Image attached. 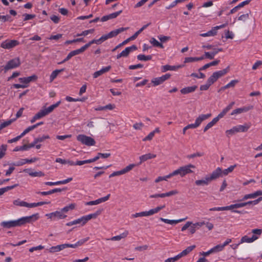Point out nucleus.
Here are the masks:
<instances>
[{
  "label": "nucleus",
  "instance_id": "1",
  "mask_svg": "<svg viewBox=\"0 0 262 262\" xmlns=\"http://www.w3.org/2000/svg\"><path fill=\"white\" fill-rule=\"evenodd\" d=\"M38 217V214L36 213L30 216L21 217L16 220L4 221L1 223V225L4 228L9 229L12 227L21 226L26 223H30L32 221L37 220Z\"/></svg>",
  "mask_w": 262,
  "mask_h": 262
},
{
  "label": "nucleus",
  "instance_id": "2",
  "mask_svg": "<svg viewBox=\"0 0 262 262\" xmlns=\"http://www.w3.org/2000/svg\"><path fill=\"white\" fill-rule=\"evenodd\" d=\"M60 103V101H59L56 103L55 104L51 105V106L47 108L43 107L32 118V119L30 120L31 123H33L36 120L39 119L48 115V114L52 112L55 108L58 107Z\"/></svg>",
  "mask_w": 262,
  "mask_h": 262
},
{
  "label": "nucleus",
  "instance_id": "3",
  "mask_svg": "<svg viewBox=\"0 0 262 262\" xmlns=\"http://www.w3.org/2000/svg\"><path fill=\"white\" fill-rule=\"evenodd\" d=\"M76 138L81 144L88 146H94L96 144V142L93 138L83 134L78 135Z\"/></svg>",
  "mask_w": 262,
  "mask_h": 262
},
{
  "label": "nucleus",
  "instance_id": "4",
  "mask_svg": "<svg viewBox=\"0 0 262 262\" xmlns=\"http://www.w3.org/2000/svg\"><path fill=\"white\" fill-rule=\"evenodd\" d=\"M195 247V245L191 246L188 247L186 249L183 250L180 253L178 254L173 257H170L166 259L165 260V262H175L180 259L181 257L186 256L189 253H190L194 248Z\"/></svg>",
  "mask_w": 262,
  "mask_h": 262
},
{
  "label": "nucleus",
  "instance_id": "5",
  "mask_svg": "<svg viewBox=\"0 0 262 262\" xmlns=\"http://www.w3.org/2000/svg\"><path fill=\"white\" fill-rule=\"evenodd\" d=\"M211 116V114H201L195 120V123L187 125L188 129L195 128L199 127L201 123L205 120L207 119Z\"/></svg>",
  "mask_w": 262,
  "mask_h": 262
},
{
  "label": "nucleus",
  "instance_id": "6",
  "mask_svg": "<svg viewBox=\"0 0 262 262\" xmlns=\"http://www.w3.org/2000/svg\"><path fill=\"white\" fill-rule=\"evenodd\" d=\"M237 208V203L234 204H232L229 206H227L225 207H214L211 208L209 209L210 211H225V210H232V212L237 213H242L241 211L237 210H233L234 209Z\"/></svg>",
  "mask_w": 262,
  "mask_h": 262
},
{
  "label": "nucleus",
  "instance_id": "7",
  "mask_svg": "<svg viewBox=\"0 0 262 262\" xmlns=\"http://www.w3.org/2000/svg\"><path fill=\"white\" fill-rule=\"evenodd\" d=\"M20 64V61L19 58H15L9 60L4 67L5 72H7L9 70L16 68Z\"/></svg>",
  "mask_w": 262,
  "mask_h": 262
},
{
  "label": "nucleus",
  "instance_id": "8",
  "mask_svg": "<svg viewBox=\"0 0 262 262\" xmlns=\"http://www.w3.org/2000/svg\"><path fill=\"white\" fill-rule=\"evenodd\" d=\"M165 207V205H163L162 206H158V207H156L155 208L151 209L149 210V211H143V212H139L140 217L152 215L155 213H158L159 211H160L161 210L164 208Z\"/></svg>",
  "mask_w": 262,
  "mask_h": 262
},
{
  "label": "nucleus",
  "instance_id": "9",
  "mask_svg": "<svg viewBox=\"0 0 262 262\" xmlns=\"http://www.w3.org/2000/svg\"><path fill=\"white\" fill-rule=\"evenodd\" d=\"M46 216H47L49 219L53 220H54L56 219H63L67 216L66 214L62 213L61 210L60 211H56L52 213L46 214Z\"/></svg>",
  "mask_w": 262,
  "mask_h": 262
},
{
  "label": "nucleus",
  "instance_id": "10",
  "mask_svg": "<svg viewBox=\"0 0 262 262\" xmlns=\"http://www.w3.org/2000/svg\"><path fill=\"white\" fill-rule=\"evenodd\" d=\"M195 168V166L191 164L179 167L180 176L183 177L187 174L192 173L193 171L191 169Z\"/></svg>",
  "mask_w": 262,
  "mask_h": 262
},
{
  "label": "nucleus",
  "instance_id": "11",
  "mask_svg": "<svg viewBox=\"0 0 262 262\" xmlns=\"http://www.w3.org/2000/svg\"><path fill=\"white\" fill-rule=\"evenodd\" d=\"M128 29V28H120L118 29L114 30L113 31H112L110 33H108L107 34L103 35V37L104 38L105 40H107L108 38H111L114 37L116 36L117 35H118L119 33L127 30Z\"/></svg>",
  "mask_w": 262,
  "mask_h": 262
},
{
  "label": "nucleus",
  "instance_id": "12",
  "mask_svg": "<svg viewBox=\"0 0 262 262\" xmlns=\"http://www.w3.org/2000/svg\"><path fill=\"white\" fill-rule=\"evenodd\" d=\"M19 43L16 40H6L1 43V47L4 49H10L18 45Z\"/></svg>",
  "mask_w": 262,
  "mask_h": 262
},
{
  "label": "nucleus",
  "instance_id": "13",
  "mask_svg": "<svg viewBox=\"0 0 262 262\" xmlns=\"http://www.w3.org/2000/svg\"><path fill=\"white\" fill-rule=\"evenodd\" d=\"M170 77V74H166L161 77L153 78L151 80V83L153 84L154 86H157L162 84L164 81L169 79Z\"/></svg>",
  "mask_w": 262,
  "mask_h": 262
},
{
  "label": "nucleus",
  "instance_id": "14",
  "mask_svg": "<svg viewBox=\"0 0 262 262\" xmlns=\"http://www.w3.org/2000/svg\"><path fill=\"white\" fill-rule=\"evenodd\" d=\"M253 106L252 105H249L248 106H244L241 108H238L233 110L231 113V116H235L238 114H240L243 113L247 112L249 110L253 109Z\"/></svg>",
  "mask_w": 262,
  "mask_h": 262
},
{
  "label": "nucleus",
  "instance_id": "15",
  "mask_svg": "<svg viewBox=\"0 0 262 262\" xmlns=\"http://www.w3.org/2000/svg\"><path fill=\"white\" fill-rule=\"evenodd\" d=\"M69 248L68 244H64L56 246H52L48 249L50 253H55L62 250L63 249Z\"/></svg>",
  "mask_w": 262,
  "mask_h": 262
},
{
  "label": "nucleus",
  "instance_id": "16",
  "mask_svg": "<svg viewBox=\"0 0 262 262\" xmlns=\"http://www.w3.org/2000/svg\"><path fill=\"white\" fill-rule=\"evenodd\" d=\"M110 156H111L110 153L102 154V153L99 152L97 154V155L96 157H95L94 158L85 160V164H88V163H91L94 162L96 161L97 160H98L100 158V156H101L102 158H107L109 157H110Z\"/></svg>",
  "mask_w": 262,
  "mask_h": 262
},
{
  "label": "nucleus",
  "instance_id": "17",
  "mask_svg": "<svg viewBox=\"0 0 262 262\" xmlns=\"http://www.w3.org/2000/svg\"><path fill=\"white\" fill-rule=\"evenodd\" d=\"M204 224V221L196 222L195 223H192L191 225L189 227V228L190 233L191 234H194L196 232V229H199L200 227H202Z\"/></svg>",
  "mask_w": 262,
  "mask_h": 262
},
{
  "label": "nucleus",
  "instance_id": "18",
  "mask_svg": "<svg viewBox=\"0 0 262 262\" xmlns=\"http://www.w3.org/2000/svg\"><path fill=\"white\" fill-rule=\"evenodd\" d=\"M222 173V169L220 167H218L212 172L210 177H207L208 178L209 181L211 182L219 178L221 176Z\"/></svg>",
  "mask_w": 262,
  "mask_h": 262
},
{
  "label": "nucleus",
  "instance_id": "19",
  "mask_svg": "<svg viewBox=\"0 0 262 262\" xmlns=\"http://www.w3.org/2000/svg\"><path fill=\"white\" fill-rule=\"evenodd\" d=\"M102 211H103L102 209H99L94 213H92V214H90L87 215L83 216L84 219L85 221V223H86L89 220H90L92 219L97 218V217L101 213Z\"/></svg>",
  "mask_w": 262,
  "mask_h": 262
},
{
  "label": "nucleus",
  "instance_id": "20",
  "mask_svg": "<svg viewBox=\"0 0 262 262\" xmlns=\"http://www.w3.org/2000/svg\"><path fill=\"white\" fill-rule=\"evenodd\" d=\"M122 13V10L110 14L109 15L103 16L101 18V20L103 22L106 21L109 19L116 18L120 14Z\"/></svg>",
  "mask_w": 262,
  "mask_h": 262
},
{
  "label": "nucleus",
  "instance_id": "21",
  "mask_svg": "<svg viewBox=\"0 0 262 262\" xmlns=\"http://www.w3.org/2000/svg\"><path fill=\"white\" fill-rule=\"evenodd\" d=\"M156 157V155L151 153H148L147 154L142 155L139 157L140 163L138 164L139 165L142 162H144L148 160L155 158Z\"/></svg>",
  "mask_w": 262,
  "mask_h": 262
},
{
  "label": "nucleus",
  "instance_id": "22",
  "mask_svg": "<svg viewBox=\"0 0 262 262\" xmlns=\"http://www.w3.org/2000/svg\"><path fill=\"white\" fill-rule=\"evenodd\" d=\"M258 239V237L256 235H252L251 237H248L245 235L243 236L240 241V243L242 244L244 243H251Z\"/></svg>",
  "mask_w": 262,
  "mask_h": 262
},
{
  "label": "nucleus",
  "instance_id": "23",
  "mask_svg": "<svg viewBox=\"0 0 262 262\" xmlns=\"http://www.w3.org/2000/svg\"><path fill=\"white\" fill-rule=\"evenodd\" d=\"M73 180L72 178H69L66 180L59 181L56 182H45V184L46 185L48 186H53V185H58L60 184H65L70 182H71Z\"/></svg>",
  "mask_w": 262,
  "mask_h": 262
},
{
  "label": "nucleus",
  "instance_id": "24",
  "mask_svg": "<svg viewBox=\"0 0 262 262\" xmlns=\"http://www.w3.org/2000/svg\"><path fill=\"white\" fill-rule=\"evenodd\" d=\"M129 232L127 230H125L123 232L121 233L120 235H116L115 236H113L111 237L110 239H107L108 240L110 239L112 241H120L122 238H126L127 235H128Z\"/></svg>",
  "mask_w": 262,
  "mask_h": 262
},
{
  "label": "nucleus",
  "instance_id": "25",
  "mask_svg": "<svg viewBox=\"0 0 262 262\" xmlns=\"http://www.w3.org/2000/svg\"><path fill=\"white\" fill-rule=\"evenodd\" d=\"M187 219V217H185L184 219H179V220H168V219H164L163 217H160V220L164 222L165 223L170 224V225H173V224H176L179 223L183 222L185 220H186Z\"/></svg>",
  "mask_w": 262,
  "mask_h": 262
},
{
  "label": "nucleus",
  "instance_id": "26",
  "mask_svg": "<svg viewBox=\"0 0 262 262\" xmlns=\"http://www.w3.org/2000/svg\"><path fill=\"white\" fill-rule=\"evenodd\" d=\"M24 171L28 173L30 176L33 177H40L45 176V174L41 171L33 172L31 169L29 168L24 169Z\"/></svg>",
  "mask_w": 262,
  "mask_h": 262
},
{
  "label": "nucleus",
  "instance_id": "27",
  "mask_svg": "<svg viewBox=\"0 0 262 262\" xmlns=\"http://www.w3.org/2000/svg\"><path fill=\"white\" fill-rule=\"evenodd\" d=\"M78 224H81L82 226H83L86 224L83 216L79 219L67 223L66 224V226H71L74 225Z\"/></svg>",
  "mask_w": 262,
  "mask_h": 262
},
{
  "label": "nucleus",
  "instance_id": "28",
  "mask_svg": "<svg viewBox=\"0 0 262 262\" xmlns=\"http://www.w3.org/2000/svg\"><path fill=\"white\" fill-rule=\"evenodd\" d=\"M235 102H231L226 107H225L218 115V118H222L227 112H228L234 105Z\"/></svg>",
  "mask_w": 262,
  "mask_h": 262
},
{
  "label": "nucleus",
  "instance_id": "29",
  "mask_svg": "<svg viewBox=\"0 0 262 262\" xmlns=\"http://www.w3.org/2000/svg\"><path fill=\"white\" fill-rule=\"evenodd\" d=\"M111 69V67L110 66L104 67V68H102V69H101L100 70L95 72L93 74V77L94 78H96L98 77H99V76L102 75L103 74L109 71Z\"/></svg>",
  "mask_w": 262,
  "mask_h": 262
},
{
  "label": "nucleus",
  "instance_id": "30",
  "mask_svg": "<svg viewBox=\"0 0 262 262\" xmlns=\"http://www.w3.org/2000/svg\"><path fill=\"white\" fill-rule=\"evenodd\" d=\"M137 49L136 46L133 45L131 47H127L124 50L122 51L121 53L123 57H127L129 55V53Z\"/></svg>",
  "mask_w": 262,
  "mask_h": 262
},
{
  "label": "nucleus",
  "instance_id": "31",
  "mask_svg": "<svg viewBox=\"0 0 262 262\" xmlns=\"http://www.w3.org/2000/svg\"><path fill=\"white\" fill-rule=\"evenodd\" d=\"M89 239V237H86L83 239H81L78 241L76 243L74 244H68L69 248H76L78 246H80L86 242Z\"/></svg>",
  "mask_w": 262,
  "mask_h": 262
},
{
  "label": "nucleus",
  "instance_id": "32",
  "mask_svg": "<svg viewBox=\"0 0 262 262\" xmlns=\"http://www.w3.org/2000/svg\"><path fill=\"white\" fill-rule=\"evenodd\" d=\"M13 204L15 206H20V207H26L30 208V203H28L26 202L21 201L20 199H17L14 200L13 202Z\"/></svg>",
  "mask_w": 262,
  "mask_h": 262
},
{
  "label": "nucleus",
  "instance_id": "33",
  "mask_svg": "<svg viewBox=\"0 0 262 262\" xmlns=\"http://www.w3.org/2000/svg\"><path fill=\"white\" fill-rule=\"evenodd\" d=\"M196 85L192 86H188L183 88L181 90L180 92L182 94H187L191 92H194L197 89Z\"/></svg>",
  "mask_w": 262,
  "mask_h": 262
},
{
  "label": "nucleus",
  "instance_id": "34",
  "mask_svg": "<svg viewBox=\"0 0 262 262\" xmlns=\"http://www.w3.org/2000/svg\"><path fill=\"white\" fill-rule=\"evenodd\" d=\"M237 129V133L238 132H246L250 127V124H245L244 125H239L235 126Z\"/></svg>",
  "mask_w": 262,
  "mask_h": 262
},
{
  "label": "nucleus",
  "instance_id": "35",
  "mask_svg": "<svg viewBox=\"0 0 262 262\" xmlns=\"http://www.w3.org/2000/svg\"><path fill=\"white\" fill-rule=\"evenodd\" d=\"M210 182V181L208 178L206 177L204 179L196 180L195 181V184L197 186H205L208 185Z\"/></svg>",
  "mask_w": 262,
  "mask_h": 262
},
{
  "label": "nucleus",
  "instance_id": "36",
  "mask_svg": "<svg viewBox=\"0 0 262 262\" xmlns=\"http://www.w3.org/2000/svg\"><path fill=\"white\" fill-rule=\"evenodd\" d=\"M105 41L104 38L103 36L102 35L99 39H93L90 41L89 43L85 44L84 46L86 47V48L88 49L90 46L93 43H96V44H100L102 42Z\"/></svg>",
  "mask_w": 262,
  "mask_h": 262
},
{
  "label": "nucleus",
  "instance_id": "37",
  "mask_svg": "<svg viewBox=\"0 0 262 262\" xmlns=\"http://www.w3.org/2000/svg\"><path fill=\"white\" fill-rule=\"evenodd\" d=\"M87 49L86 48V47L85 46H83L80 49L74 50L71 51L70 53H69L70 55L72 56V57L75 55L79 54L82 52H83L84 51H85Z\"/></svg>",
  "mask_w": 262,
  "mask_h": 262
},
{
  "label": "nucleus",
  "instance_id": "38",
  "mask_svg": "<svg viewBox=\"0 0 262 262\" xmlns=\"http://www.w3.org/2000/svg\"><path fill=\"white\" fill-rule=\"evenodd\" d=\"M150 23L147 24L145 25H144L141 29H140L138 31H137L133 36L129 37L130 40H134L137 37L138 35L141 33L144 29H145L149 25Z\"/></svg>",
  "mask_w": 262,
  "mask_h": 262
},
{
  "label": "nucleus",
  "instance_id": "39",
  "mask_svg": "<svg viewBox=\"0 0 262 262\" xmlns=\"http://www.w3.org/2000/svg\"><path fill=\"white\" fill-rule=\"evenodd\" d=\"M62 189L60 188H55L54 189H52L51 190L48 191H42V192H37L38 194H40L42 195H50L52 193L58 192H61Z\"/></svg>",
  "mask_w": 262,
  "mask_h": 262
},
{
  "label": "nucleus",
  "instance_id": "40",
  "mask_svg": "<svg viewBox=\"0 0 262 262\" xmlns=\"http://www.w3.org/2000/svg\"><path fill=\"white\" fill-rule=\"evenodd\" d=\"M204 59V56H202L200 57H186L185 58L184 62L185 63H188V62H192L194 61H198L199 60H202Z\"/></svg>",
  "mask_w": 262,
  "mask_h": 262
},
{
  "label": "nucleus",
  "instance_id": "41",
  "mask_svg": "<svg viewBox=\"0 0 262 262\" xmlns=\"http://www.w3.org/2000/svg\"><path fill=\"white\" fill-rule=\"evenodd\" d=\"M229 67H227L226 69H223L221 71H219L215 72H214L216 76H217V78L219 79V78L223 76L226 74H227L229 71Z\"/></svg>",
  "mask_w": 262,
  "mask_h": 262
},
{
  "label": "nucleus",
  "instance_id": "42",
  "mask_svg": "<svg viewBox=\"0 0 262 262\" xmlns=\"http://www.w3.org/2000/svg\"><path fill=\"white\" fill-rule=\"evenodd\" d=\"M64 70V69H61L60 70H56L52 72L50 77V82H52L54 79L57 76L58 74L61 72H63Z\"/></svg>",
  "mask_w": 262,
  "mask_h": 262
},
{
  "label": "nucleus",
  "instance_id": "43",
  "mask_svg": "<svg viewBox=\"0 0 262 262\" xmlns=\"http://www.w3.org/2000/svg\"><path fill=\"white\" fill-rule=\"evenodd\" d=\"M180 66H171L169 65H165L163 66L162 67V71L163 72H165L167 71L170 70V71H174L177 70L179 68H180Z\"/></svg>",
  "mask_w": 262,
  "mask_h": 262
},
{
  "label": "nucleus",
  "instance_id": "44",
  "mask_svg": "<svg viewBox=\"0 0 262 262\" xmlns=\"http://www.w3.org/2000/svg\"><path fill=\"white\" fill-rule=\"evenodd\" d=\"M178 193V191L177 190H173L166 193L159 194V197L163 198L165 197L170 196L173 195H176Z\"/></svg>",
  "mask_w": 262,
  "mask_h": 262
},
{
  "label": "nucleus",
  "instance_id": "45",
  "mask_svg": "<svg viewBox=\"0 0 262 262\" xmlns=\"http://www.w3.org/2000/svg\"><path fill=\"white\" fill-rule=\"evenodd\" d=\"M75 206H76L75 204L72 203V204L64 207V208L61 209V210L63 213L65 214V213L68 212L69 211L74 209L75 208Z\"/></svg>",
  "mask_w": 262,
  "mask_h": 262
},
{
  "label": "nucleus",
  "instance_id": "46",
  "mask_svg": "<svg viewBox=\"0 0 262 262\" xmlns=\"http://www.w3.org/2000/svg\"><path fill=\"white\" fill-rule=\"evenodd\" d=\"M139 165V164H130L124 168L122 169V171L123 172L124 174H125L130 170H132L134 167L136 166Z\"/></svg>",
  "mask_w": 262,
  "mask_h": 262
},
{
  "label": "nucleus",
  "instance_id": "47",
  "mask_svg": "<svg viewBox=\"0 0 262 262\" xmlns=\"http://www.w3.org/2000/svg\"><path fill=\"white\" fill-rule=\"evenodd\" d=\"M151 58L152 56L151 55L145 56L143 54H140L137 56V59L142 61L150 60L151 59Z\"/></svg>",
  "mask_w": 262,
  "mask_h": 262
},
{
  "label": "nucleus",
  "instance_id": "48",
  "mask_svg": "<svg viewBox=\"0 0 262 262\" xmlns=\"http://www.w3.org/2000/svg\"><path fill=\"white\" fill-rule=\"evenodd\" d=\"M216 33L217 32H215V29H213V28H212V30L209 31L208 32L201 34L200 35L202 37L214 36L216 35Z\"/></svg>",
  "mask_w": 262,
  "mask_h": 262
},
{
  "label": "nucleus",
  "instance_id": "49",
  "mask_svg": "<svg viewBox=\"0 0 262 262\" xmlns=\"http://www.w3.org/2000/svg\"><path fill=\"white\" fill-rule=\"evenodd\" d=\"M110 197V194H107L106 196L98 199L94 201L95 204L97 205L101 203L104 202L108 200Z\"/></svg>",
  "mask_w": 262,
  "mask_h": 262
},
{
  "label": "nucleus",
  "instance_id": "50",
  "mask_svg": "<svg viewBox=\"0 0 262 262\" xmlns=\"http://www.w3.org/2000/svg\"><path fill=\"white\" fill-rule=\"evenodd\" d=\"M224 245L219 244L211 248L213 253H216L222 251L224 249Z\"/></svg>",
  "mask_w": 262,
  "mask_h": 262
},
{
  "label": "nucleus",
  "instance_id": "51",
  "mask_svg": "<svg viewBox=\"0 0 262 262\" xmlns=\"http://www.w3.org/2000/svg\"><path fill=\"white\" fill-rule=\"evenodd\" d=\"M150 42L155 47H158L161 48H163V45L157 41L155 38H151L150 40Z\"/></svg>",
  "mask_w": 262,
  "mask_h": 262
},
{
  "label": "nucleus",
  "instance_id": "52",
  "mask_svg": "<svg viewBox=\"0 0 262 262\" xmlns=\"http://www.w3.org/2000/svg\"><path fill=\"white\" fill-rule=\"evenodd\" d=\"M7 146L3 144L0 146V159H2L5 155Z\"/></svg>",
  "mask_w": 262,
  "mask_h": 262
},
{
  "label": "nucleus",
  "instance_id": "53",
  "mask_svg": "<svg viewBox=\"0 0 262 262\" xmlns=\"http://www.w3.org/2000/svg\"><path fill=\"white\" fill-rule=\"evenodd\" d=\"M50 137L48 135H44L41 137H38L34 139L35 143L37 144L38 142H43L46 139H49Z\"/></svg>",
  "mask_w": 262,
  "mask_h": 262
},
{
  "label": "nucleus",
  "instance_id": "54",
  "mask_svg": "<svg viewBox=\"0 0 262 262\" xmlns=\"http://www.w3.org/2000/svg\"><path fill=\"white\" fill-rule=\"evenodd\" d=\"M218 78L217 76L214 73L212 74V75L208 79L207 81L212 85L214 82H215Z\"/></svg>",
  "mask_w": 262,
  "mask_h": 262
},
{
  "label": "nucleus",
  "instance_id": "55",
  "mask_svg": "<svg viewBox=\"0 0 262 262\" xmlns=\"http://www.w3.org/2000/svg\"><path fill=\"white\" fill-rule=\"evenodd\" d=\"M50 202H38V203H30V208H33V207H37V206H41V205H45V204H49Z\"/></svg>",
  "mask_w": 262,
  "mask_h": 262
},
{
  "label": "nucleus",
  "instance_id": "56",
  "mask_svg": "<svg viewBox=\"0 0 262 262\" xmlns=\"http://www.w3.org/2000/svg\"><path fill=\"white\" fill-rule=\"evenodd\" d=\"M235 167H236V165L230 166L227 169H226L222 171V173L224 175H227L229 172H232Z\"/></svg>",
  "mask_w": 262,
  "mask_h": 262
},
{
  "label": "nucleus",
  "instance_id": "57",
  "mask_svg": "<svg viewBox=\"0 0 262 262\" xmlns=\"http://www.w3.org/2000/svg\"><path fill=\"white\" fill-rule=\"evenodd\" d=\"M13 121V120L10 119L3 122L0 125V129L2 130L3 128L9 126L12 123Z\"/></svg>",
  "mask_w": 262,
  "mask_h": 262
},
{
  "label": "nucleus",
  "instance_id": "58",
  "mask_svg": "<svg viewBox=\"0 0 262 262\" xmlns=\"http://www.w3.org/2000/svg\"><path fill=\"white\" fill-rule=\"evenodd\" d=\"M251 232L253 234V235H256L259 237L262 233V229H254L252 230Z\"/></svg>",
  "mask_w": 262,
  "mask_h": 262
},
{
  "label": "nucleus",
  "instance_id": "59",
  "mask_svg": "<svg viewBox=\"0 0 262 262\" xmlns=\"http://www.w3.org/2000/svg\"><path fill=\"white\" fill-rule=\"evenodd\" d=\"M144 124L142 122L136 123L133 125V127L136 130H141Z\"/></svg>",
  "mask_w": 262,
  "mask_h": 262
},
{
  "label": "nucleus",
  "instance_id": "60",
  "mask_svg": "<svg viewBox=\"0 0 262 262\" xmlns=\"http://www.w3.org/2000/svg\"><path fill=\"white\" fill-rule=\"evenodd\" d=\"M18 185V184H15L12 186H7V187H6L4 188H2L1 189L2 190V192L4 194L5 192H6L9 190L13 189L14 188L17 187Z\"/></svg>",
  "mask_w": 262,
  "mask_h": 262
},
{
  "label": "nucleus",
  "instance_id": "61",
  "mask_svg": "<svg viewBox=\"0 0 262 262\" xmlns=\"http://www.w3.org/2000/svg\"><path fill=\"white\" fill-rule=\"evenodd\" d=\"M94 32V29H90V30H88L84 31L81 33L78 34L77 35V36H86V35H87L89 33H93Z\"/></svg>",
  "mask_w": 262,
  "mask_h": 262
},
{
  "label": "nucleus",
  "instance_id": "62",
  "mask_svg": "<svg viewBox=\"0 0 262 262\" xmlns=\"http://www.w3.org/2000/svg\"><path fill=\"white\" fill-rule=\"evenodd\" d=\"M23 16H24V20L27 21V20L34 18L35 17V15L29 14L25 13V14H23Z\"/></svg>",
  "mask_w": 262,
  "mask_h": 262
},
{
  "label": "nucleus",
  "instance_id": "63",
  "mask_svg": "<svg viewBox=\"0 0 262 262\" xmlns=\"http://www.w3.org/2000/svg\"><path fill=\"white\" fill-rule=\"evenodd\" d=\"M155 136L154 133L150 132L146 137L143 139V141H151Z\"/></svg>",
  "mask_w": 262,
  "mask_h": 262
},
{
  "label": "nucleus",
  "instance_id": "64",
  "mask_svg": "<svg viewBox=\"0 0 262 262\" xmlns=\"http://www.w3.org/2000/svg\"><path fill=\"white\" fill-rule=\"evenodd\" d=\"M262 65V61L257 60L256 62L252 66V69L253 70H256L259 66Z\"/></svg>",
  "mask_w": 262,
  "mask_h": 262
}]
</instances>
